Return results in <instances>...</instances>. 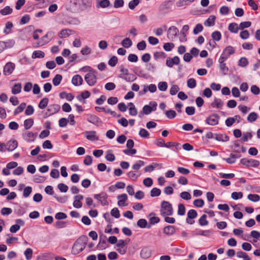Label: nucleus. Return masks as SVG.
Wrapping results in <instances>:
<instances>
[{
	"instance_id": "obj_57",
	"label": "nucleus",
	"mask_w": 260,
	"mask_h": 260,
	"mask_svg": "<svg viewBox=\"0 0 260 260\" xmlns=\"http://www.w3.org/2000/svg\"><path fill=\"white\" fill-rule=\"evenodd\" d=\"M139 135L140 137L144 138H147L149 136V132L144 128H141Z\"/></svg>"
},
{
	"instance_id": "obj_10",
	"label": "nucleus",
	"mask_w": 260,
	"mask_h": 260,
	"mask_svg": "<svg viewBox=\"0 0 260 260\" xmlns=\"http://www.w3.org/2000/svg\"><path fill=\"white\" fill-rule=\"evenodd\" d=\"M173 2L171 0L165 1L159 7V11L160 12L169 11L171 9Z\"/></svg>"
},
{
	"instance_id": "obj_19",
	"label": "nucleus",
	"mask_w": 260,
	"mask_h": 260,
	"mask_svg": "<svg viewBox=\"0 0 260 260\" xmlns=\"http://www.w3.org/2000/svg\"><path fill=\"white\" fill-rule=\"evenodd\" d=\"M176 232V228L173 225H167L163 229V233L167 236H172Z\"/></svg>"
},
{
	"instance_id": "obj_44",
	"label": "nucleus",
	"mask_w": 260,
	"mask_h": 260,
	"mask_svg": "<svg viewBox=\"0 0 260 260\" xmlns=\"http://www.w3.org/2000/svg\"><path fill=\"white\" fill-rule=\"evenodd\" d=\"M144 165L145 162L143 160H139L133 165L132 168L135 170H139L140 168L144 166Z\"/></svg>"
},
{
	"instance_id": "obj_60",
	"label": "nucleus",
	"mask_w": 260,
	"mask_h": 260,
	"mask_svg": "<svg viewBox=\"0 0 260 260\" xmlns=\"http://www.w3.org/2000/svg\"><path fill=\"white\" fill-rule=\"evenodd\" d=\"M57 187L61 192H66L69 189V187L62 183L58 184Z\"/></svg>"
},
{
	"instance_id": "obj_22",
	"label": "nucleus",
	"mask_w": 260,
	"mask_h": 260,
	"mask_svg": "<svg viewBox=\"0 0 260 260\" xmlns=\"http://www.w3.org/2000/svg\"><path fill=\"white\" fill-rule=\"evenodd\" d=\"M60 107L58 104H52L49 105L47 109V111L49 113V115L54 114L58 112L60 110Z\"/></svg>"
},
{
	"instance_id": "obj_32",
	"label": "nucleus",
	"mask_w": 260,
	"mask_h": 260,
	"mask_svg": "<svg viewBox=\"0 0 260 260\" xmlns=\"http://www.w3.org/2000/svg\"><path fill=\"white\" fill-rule=\"evenodd\" d=\"M223 105V102L220 99L215 98L214 101L211 103L212 107L219 108Z\"/></svg>"
},
{
	"instance_id": "obj_5",
	"label": "nucleus",
	"mask_w": 260,
	"mask_h": 260,
	"mask_svg": "<svg viewBox=\"0 0 260 260\" xmlns=\"http://www.w3.org/2000/svg\"><path fill=\"white\" fill-rule=\"evenodd\" d=\"M240 162L243 165L247 168L253 167L257 168L259 165V161L257 160L254 159H247L246 158H242L240 160Z\"/></svg>"
},
{
	"instance_id": "obj_58",
	"label": "nucleus",
	"mask_w": 260,
	"mask_h": 260,
	"mask_svg": "<svg viewBox=\"0 0 260 260\" xmlns=\"http://www.w3.org/2000/svg\"><path fill=\"white\" fill-rule=\"evenodd\" d=\"M203 29V26L201 23L197 24L193 29V32L194 35H197L201 32Z\"/></svg>"
},
{
	"instance_id": "obj_27",
	"label": "nucleus",
	"mask_w": 260,
	"mask_h": 260,
	"mask_svg": "<svg viewBox=\"0 0 260 260\" xmlns=\"http://www.w3.org/2000/svg\"><path fill=\"white\" fill-rule=\"evenodd\" d=\"M137 225L140 228H147L148 229H150L151 228V225H147V221L145 219H140L137 222Z\"/></svg>"
},
{
	"instance_id": "obj_52",
	"label": "nucleus",
	"mask_w": 260,
	"mask_h": 260,
	"mask_svg": "<svg viewBox=\"0 0 260 260\" xmlns=\"http://www.w3.org/2000/svg\"><path fill=\"white\" fill-rule=\"evenodd\" d=\"M118 62V58L116 56H113L108 61V64L112 67H115Z\"/></svg>"
},
{
	"instance_id": "obj_30",
	"label": "nucleus",
	"mask_w": 260,
	"mask_h": 260,
	"mask_svg": "<svg viewBox=\"0 0 260 260\" xmlns=\"http://www.w3.org/2000/svg\"><path fill=\"white\" fill-rule=\"evenodd\" d=\"M71 30L69 29H63L61 30L58 34V36L60 38H66L69 37L71 35Z\"/></svg>"
},
{
	"instance_id": "obj_15",
	"label": "nucleus",
	"mask_w": 260,
	"mask_h": 260,
	"mask_svg": "<svg viewBox=\"0 0 260 260\" xmlns=\"http://www.w3.org/2000/svg\"><path fill=\"white\" fill-rule=\"evenodd\" d=\"M235 52V50L234 48L231 46H228L224 49L221 56L228 59L231 55L234 54Z\"/></svg>"
},
{
	"instance_id": "obj_62",
	"label": "nucleus",
	"mask_w": 260,
	"mask_h": 260,
	"mask_svg": "<svg viewBox=\"0 0 260 260\" xmlns=\"http://www.w3.org/2000/svg\"><path fill=\"white\" fill-rule=\"evenodd\" d=\"M180 197L183 200H189L191 198V194L187 191H183L180 193Z\"/></svg>"
},
{
	"instance_id": "obj_50",
	"label": "nucleus",
	"mask_w": 260,
	"mask_h": 260,
	"mask_svg": "<svg viewBox=\"0 0 260 260\" xmlns=\"http://www.w3.org/2000/svg\"><path fill=\"white\" fill-rule=\"evenodd\" d=\"M160 189L156 187L153 188L150 191V196L152 197H158L160 194Z\"/></svg>"
},
{
	"instance_id": "obj_31",
	"label": "nucleus",
	"mask_w": 260,
	"mask_h": 260,
	"mask_svg": "<svg viewBox=\"0 0 260 260\" xmlns=\"http://www.w3.org/2000/svg\"><path fill=\"white\" fill-rule=\"evenodd\" d=\"M34 123V120L32 118L27 119L24 121V127L26 130L30 129L33 125Z\"/></svg>"
},
{
	"instance_id": "obj_37",
	"label": "nucleus",
	"mask_w": 260,
	"mask_h": 260,
	"mask_svg": "<svg viewBox=\"0 0 260 260\" xmlns=\"http://www.w3.org/2000/svg\"><path fill=\"white\" fill-rule=\"evenodd\" d=\"M21 83L15 84L12 89V93L14 94L19 93L21 91Z\"/></svg>"
},
{
	"instance_id": "obj_34",
	"label": "nucleus",
	"mask_w": 260,
	"mask_h": 260,
	"mask_svg": "<svg viewBox=\"0 0 260 260\" xmlns=\"http://www.w3.org/2000/svg\"><path fill=\"white\" fill-rule=\"evenodd\" d=\"M133 42L129 38H126L123 39L121 42V45L123 47L126 48H128L132 46Z\"/></svg>"
},
{
	"instance_id": "obj_63",
	"label": "nucleus",
	"mask_w": 260,
	"mask_h": 260,
	"mask_svg": "<svg viewBox=\"0 0 260 260\" xmlns=\"http://www.w3.org/2000/svg\"><path fill=\"white\" fill-rule=\"evenodd\" d=\"M31 191H32L31 187H30V186L26 187L23 190V196L24 198H27L28 197H29V196L31 193Z\"/></svg>"
},
{
	"instance_id": "obj_49",
	"label": "nucleus",
	"mask_w": 260,
	"mask_h": 260,
	"mask_svg": "<svg viewBox=\"0 0 260 260\" xmlns=\"http://www.w3.org/2000/svg\"><path fill=\"white\" fill-rule=\"evenodd\" d=\"M247 198L252 202H256L260 200V196L256 194H249L248 195Z\"/></svg>"
},
{
	"instance_id": "obj_11",
	"label": "nucleus",
	"mask_w": 260,
	"mask_h": 260,
	"mask_svg": "<svg viewBox=\"0 0 260 260\" xmlns=\"http://www.w3.org/2000/svg\"><path fill=\"white\" fill-rule=\"evenodd\" d=\"M226 59L225 57L221 55L218 59L219 68L220 70L223 72V75H225L229 71V68L226 66V63H225V61Z\"/></svg>"
},
{
	"instance_id": "obj_38",
	"label": "nucleus",
	"mask_w": 260,
	"mask_h": 260,
	"mask_svg": "<svg viewBox=\"0 0 260 260\" xmlns=\"http://www.w3.org/2000/svg\"><path fill=\"white\" fill-rule=\"evenodd\" d=\"M49 102V99L47 98H44L41 100L39 104V107L41 109H45L47 106Z\"/></svg>"
},
{
	"instance_id": "obj_3",
	"label": "nucleus",
	"mask_w": 260,
	"mask_h": 260,
	"mask_svg": "<svg viewBox=\"0 0 260 260\" xmlns=\"http://www.w3.org/2000/svg\"><path fill=\"white\" fill-rule=\"evenodd\" d=\"M160 214L162 216H171L173 214L172 205L168 201H163L161 203Z\"/></svg>"
},
{
	"instance_id": "obj_20",
	"label": "nucleus",
	"mask_w": 260,
	"mask_h": 260,
	"mask_svg": "<svg viewBox=\"0 0 260 260\" xmlns=\"http://www.w3.org/2000/svg\"><path fill=\"white\" fill-rule=\"evenodd\" d=\"M151 251L150 249L147 247H144L140 252V256L142 258H148L150 257Z\"/></svg>"
},
{
	"instance_id": "obj_25",
	"label": "nucleus",
	"mask_w": 260,
	"mask_h": 260,
	"mask_svg": "<svg viewBox=\"0 0 260 260\" xmlns=\"http://www.w3.org/2000/svg\"><path fill=\"white\" fill-rule=\"evenodd\" d=\"M53 254L51 252H45L38 257V259L41 258L43 260H52L53 258Z\"/></svg>"
},
{
	"instance_id": "obj_13",
	"label": "nucleus",
	"mask_w": 260,
	"mask_h": 260,
	"mask_svg": "<svg viewBox=\"0 0 260 260\" xmlns=\"http://www.w3.org/2000/svg\"><path fill=\"white\" fill-rule=\"evenodd\" d=\"M93 197L94 199L100 201L103 206L106 205L108 203L107 201V196L104 192L99 194H95Z\"/></svg>"
},
{
	"instance_id": "obj_45",
	"label": "nucleus",
	"mask_w": 260,
	"mask_h": 260,
	"mask_svg": "<svg viewBox=\"0 0 260 260\" xmlns=\"http://www.w3.org/2000/svg\"><path fill=\"white\" fill-rule=\"evenodd\" d=\"M207 215L203 214L199 219V223L201 226H205L208 224V221L206 219Z\"/></svg>"
},
{
	"instance_id": "obj_33",
	"label": "nucleus",
	"mask_w": 260,
	"mask_h": 260,
	"mask_svg": "<svg viewBox=\"0 0 260 260\" xmlns=\"http://www.w3.org/2000/svg\"><path fill=\"white\" fill-rule=\"evenodd\" d=\"M26 104L25 103H21L20 105L18 107H17L14 110V115H17V114L22 112L26 107Z\"/></svg>"
},
{
	"instance_id": "obj_18",
	"label": "nucleus",
	"mask_w": 260,
	"mask_h": 260,
	"mask_svg": "<svg viewBox=\"0 0 260 260\" xmlns=\"http://www.w3.org/2000/svg\"><path fill=\"white\" fill-rule=\"evenodd\" d=\"M96 132L94 131H86L85 132L86 138L92 141L99 140V137L96 135Z\"/></svg>"
},
{
	"instance_id": "obj_4",
	"label": "nucleus",
	"mask_w": 260,
	"mask_h": 260,
	"mask_svg": "<svg viewBox=\"0 0 260 260\" xmlns=\"http://www.w3.org/2000/svg\"><path fill=\"white\" fill-rule=\"evenodd\" d=\"M96 71L93 70L89 71V72L85 75V80L89 86H92L96 83Z\"/></svg>"
},
{
	"instance_id": "obj_2",
	"label": "nucleus",
	"mask_w": 260,
	"mask_h": 260,
	"mask_svg": "<svg viewBox=\"0 0 260 260\" xmlns=\"http://www.w3.org/2000/svg\"><path fill=\"white\" fill-rule=\"evenodd\" d=\"M88 239V237L85 235H82L79 237L73 245L72 254L77 255L82 251L87 244Z\"/></svg>"
},
{
	"instance_id": "obj_46",
	"label": "nucleus",
	"mask_w": 260,
	"mask_h": 260,
	"mask_svg": "<svg viewBox=\"0 0 260 260\" xmlns=\"http://www.w3.org/2000/svg\"><path fill=\"white\" fill-rule=\"evenodd\" d=\"M187 85L190 88H193L197 86V82L194 78H190L187 81Z\"/></svg>"
},
{
	"instance_id": "obj_9",
	"label": "nucleus",
	"mask_w": 260,
	"mask_h": 260,
	"mask_svg": "<svg viewBox=\"0 0 260 260\" xmlns=\"http://www.w3.org/2000/svg\"><path fill=\"white\" fill-rule=\"evenodd\" d=\"M87 120L89 122L96 126L103 123L102 121L97 116L93 114L87 115Z\"/></svg>"
},
{
	"instance_id": "obj_47",
	"label": "nucleus",
	"mask_w": 260,
	"mask_h": 260,
	"mask_svg": "<svg viewBox=\"0 0 260 260\" xmlns=\"http://www.w3.org/2000/svg\"><path fill=\"white\" fill-rule=\"evenodd\" d=\"M178 214L180 216H183L185 213V208L183 204H179L178 206Z\"/></svg>"
},
{
	"instance_id": "obj_7",
	"label": "nucleus",
	"mask_w": 260,
	"mask_h": 260,
	"mask_svg": "<svg viewBox=\"0 0 260 260\" xmlns=\"http://www.w3.org/2000/svg\"><path fill=\"white\" fill-rule=\"evenodd\" d=\"M219 119V115L214 114L206 118V122L210 125H216L218 124Z\"/></svg>"
},
{
	"instance_id": "obj_64",
	"label": "nucleus",
	"mask_w": 260,
	"mask_h": 260,
	"mask_svg": "<svg viewBox=\"0 0 260 260\" xmlns=\"http://www.w3.org/2000/svg\"><path fill=\"white\" fill-rule=\"evenodd\" d=\"M193 205L197 207L201 208L204 205V201L201 199H196L193 201Z\"/></svg>"
},
{
	"instance_id": "obj_53",
	"label": "nucleus",
	"mask_w": 260,
	"mask_h": 260,
	"mask_svg": "<svg viewBox=\"0 0 260 260\" xmlns=\"http://www.w3.org/2000/svg\"><path fill=\"white\" fill-rule=\"evenodd\" d=\"M166 115L169 119H173L176 116V113L174 110H169L166 112Z\"/></svg>"
},
{
	"instance_id": "obj_26",
	"label": "nucleus",
	"mask_w": 260,
	"mask_h": 260,
	"mask_svg": "<svg viewBox=\"0 0 260 260\" xmlns=\"http://www.w3.org/2000/svg\"><path fill=\"white\" fill-rule=\"evenodd\" d=\"M119 78H122L127 82H133L137 78L134 74H128L127 76H124L121 75H119L118 76Z\"/></svg>"
},
{
	"instance_id": "obj_6",
	"label": "nucleus",
	"mask_w": 260,
	"mask_h": 260,
	"mask_svg": "<svg viewBox=\"0 0 260 260\" xmlns=\"http://www.w3.org/2000/svg\"><path fill=\"white\" fill-rule=\"evenodd\" d=\"M37 136V133H33L29 131H26L22 133L23 139L27 142H34Z\"/></svg>"
},
{
	"instance_id": "obj_36",
	"label": "nucleus",
	"mask_w": 260,
	"mask_h": 260,
	"mask_svg": "<svg viewBox=\"0 0 260 260\" xmlns=\"http://www.w3.org/2000/svg\"><path fill=\"white\" fill-rule=\"evenodd\" d=\"M62 77L61 75H56L52 80L53 85L55 86L59 85L62 80Z\"/></svg>"
},
{
	"instance_id": "obj_24",
	"label": "nucleus",
	"mask_w": 260,
	"mask_h": 260,
	"mask_svg": "<svg viewBox=\"0 0 260 260\" xmlns=\"http://www.w3.org/2000/svg\"><path fill=\"white\" fill-rule=\"evenodd\" d=\"M216 17L214 15H211L205 21L204 25L206 26H212L215 25Z\"/></svg>"
},
{
	"instance_id": "obj_61",
	"label": "nucleus",
	"mask_w": 260,
	"mask_h": 260,
	"mask_svg": "<svg viewBox=\"0 0 260 260\" xmlns=\"http://www.w3.org/2000/svg\"><path fill=\"white\" fill-rule=\"evenodd\" d=\"M111 215L116 218H118L120 216L119 211L117 208H114L111 210Z\"/></svg>"
},
{
	"instance_id": "obj_59",
	"label": "nucleus",
	"mask_w": 260,
	"mask_h": 260,
	"mask_svg": "<svg viewBox=\"0 0 260 260\" xmlns=\"http://www.w3.org/2000/svg\"><path fill=\"white\" fill-rule=\"evenodd\" d=\"M158 88L160 91H166L168 88V84L166 82H160L158 84Z\"/></svg>"
},
{
	"instance_id": "obj_17",
	"label": "nucleus",
	"mask_w": 260,
	"mask_h": 260,
	"mask_svg": "<svg viewBox=\"0 0 260 260\" xmlns=\"http://www.w3.org/2000/svg\"><path fill=\"white\" fill-rule=\"evenodd\" d=\"M187 218L186 221L187 223L192 224L194 222V221H189L188 219H194L198 216L197 212L194 209L189 210L187 212Z\"/></svg>"
},
{
	"instance_id": "obj_29",
	"label": "nucleus",
	"mask_w": 260,
	"mask_h": 260,
	"mask_svg": "<svg viewBox=\"0 0 260 260\" xmlns=\"http://www.w3.org/2000/svg\"><path fill=\"white\" fill-rule=\"evenodd\" d=\"M229 30L233 33L236 34L238 32L239 29L238 24L236 23H231L229 24L228 27Z\"/></svg>"
},
{
	"instance_id": "obj_51",
	"label": "nucleus",
	"mask_w": 260,
	"mask_h": 260,
	"mask_svg": "<svg viewBox=\"0 0 260 260\" xmlns=\"http://www.w3.org/2000/svg\"><path fill=\"white\" fill-rule=\"evenodd\" d=\"M12 12V9L9 6H6L0 11V13L3 15H7Z\"/></svg>"
},
{
	"instance_id": "obj_23",
	"label": "nucleus",
	"mask_w": 260,
	"mask_h": 260,
	"mask_svg": "<svg viewBox=\"0 0 260 260\" xmlns=\"http://www.w3.org/2000/svg\"><path fill=\"white\" fill-rule=\"evenodd\" d=\"M215 137L214 139L218 141H221L223 142H227L229 140V137L225 134H214Z\"/></svg>"
},
{
	"instance_id": "obj_16",
	"label": "nucleus",
	"mask_w": 260,
	"mask_h": 260,
	"mask_svg": "<svg viewBox=\"0 0 260 260\" xmlns=\"http://www.w3.org/2000/svg\"><path fill=\"white\" fill-rule=\"evenodd\" d=\"M84 198L82 194H78L74 197V201L73 202V206L76 208H80L82 206V203L81 202Z\"/></svg>"
},
{
	"instance_id": "obj_43",
	"label": "nucleus",
	"mask_w": 260,
	"mask_h": 260,
	"mask_svg": "<svg viewBox=\"0 0 260 260\" xmlns=\"http://www.w3.org/2000/svg\"><path fill=\"white\" fill-rule=\"evenodd\" d=\"M32 250L30 248H27L24 252L25 258L27 260H30L32 256Z\"/></svg>"
},
{
	"instance_id": "obj_28",
	"label": "nucleus",
	"mask_w": 260,
	"mask_h": 260,
	"mask_svg": "<svg viewBox=\"0 0 260 260\" xmlns=\"http://www.w3.org/2000/svg\"><path fill=\"white\" fill-rule=\"evenodd\" d=\"M110 5V2L109 0H102L100 2H97L96 7L106 8L108 7Z\"/></svg>"
},
{
	"instance_id": "obj_41",
	"label": "nucleus",
	"mask_w": 260,
	"mask_h": 260,
	"mask_svg": "<svg viewBox=\"0 0 260 260\" xmlns=\"http://www.w3.org/2000/svg\"><path fill=\"white\" fill-rule=\"evenodd\" d=\"M117 199L119 200L118 202V205L120 206L123 204L127 199V196L125 193L118 196Z\"/></svg>"
},
{
	"instance_id": "obj_42",
	"label": "nucleus",
	"mask_w": 260,
	"mask_h": 260,
	"mask_svg": "<svg viewBox=\"0 0 260 260\" xmlns=\"http://www.w3.org/2000/svg\"><path fill=\"white\" fill-rule=\"evenodd\" d=\"M248 59L245 57H242L239 60L238 66L241 67H245L248 64Z\"/></svg>"
},
{
	"instance_id": "obj_40",
	"label": "nucleus",
	"mask_w": 260,
	"mask_h": 260,
	"mask_svg": "<svg viewBox=\"0 0 260 260\" xmlns=\"http://www.w3.org/2000/svg\"><path fill=\"white\" fill-rule=\"evenodd\" d=\"M258 118L257 114L254 112H251L249 114L247 117V120L249 122H253L256 120Z\"/></svg>"
},
{
	"instance_id": "obj_56",
	"label": "nucleus",
	"mask_w": 260,
	"mask_h": 260,
	"mask_svg": "<svg viewBox=\"0 0 260 260\" xmlns=\"http://www.w3.org/2000/svg\"><path fill=\"white\" fill-rule=\"evenodd\" d=\"M167 57L166 54L162 52H156L154 53V58L155 59H158V58H165Z\"/></svg>"
},
{
	"instance_id": "obj_54",
	"label": "nucleus",
	"mask_w": 260,
	"mask_h": 260,
	"mask_svg": "<svg viewBox=\"0 0 260 260\" xmlns=\"http://www.w3.org/2000/svg\"><path fill=\"white\" fill-rule=\"evenodd\" d=\"M141 0H133L129 2L128 8L131 10H134L136 7L139 5Z\"/></svg>"
},
{
	"instance_id": "obj_55",
	"label": "nucleus",
	"mask_w": 260,
	"mask_h": 260,
	"mask_svg": "<svg viewBox=\"0 0 260 260\" xmlns=\"http://www.w3.org/2000/svg\"><path fill=\"white\" fill-rule=\"evenodd\" d=\"M174 46L175 45L173 43H166L164 44L163 48L166 51H171Z\"/></svg>"
},
{
	"instance_id": "obj_21",
	"label": "nucleus",
	"mask_w": 260,
	"mask_h": 260,
	"mask_svg": "<svg viewBox=\"0 0 260 260\" xmlns=\"http://www.w3.org/2000/svg\"><path fill=\"white\" fill-rule=\"evenodd\" d=\"M72 83L74 86H80L82 84L83 79L79 75H74L72 78Z\"/></svg>"
},
{
	"instance_id": "obj_8",
	"label": "nucleus",
	"mask_w": 260,
	"mask_h": 260,
	"mask_svg": "<svg viewBox=\"0 0 260 260\" xmlns=\"http://www.w3.org/2000/svg\"><path fill=\"white\" fill-rule=\"evenodd\" d=\"M15 68V64L12 62H7L4 67L3 73L6 76L11 75Z\"/></svg>"
},
{
	"instance_id": "obj_14",
	"label": "nucleus",
	"mask_w": 260,
	"mask_h": 260,
	"mask_svg": "<svg viewBox=\"0 0 260 260\" xmlns=\"http://www.w3.org/2000/svg\"><path fill=\"white\" fill-rule=\"evenodd\" d=\"M6 149L9 151L14 150L18 146V142L15 140H10L5 144Z\"/></svg>"
},
{
	"instance_id": "obj_48",
	"label": "nucleus",
	"mask_w": 260,
	"mask_h": 260,
	"mask_svg": "<svg viewBox=\"0 0 260 260\" xmlns=\"http://www.w3.org/2000/svg\"><path fill=\"white\" fill-rule=\"evenodd\" d=\"M212 39L216 41H219L221 38V34L219 31H215L211 35Z\"/></svg>"
},
{
	"instance_id": "obj_35",
	"label": "nucleus",
	"mask_w": 260,
	"mask_h": 260,
	"mask_svg": "<svg viewBox=\"0 0 260 260\" xmlns=\"http://www.w3.org/2000/svg\"><path fill=\"white\" fill-rule=\"evenodd\" d=\"M44 56H45L44 52H43V51H40V50H36V51H34V52L32 53L31 57L32 58H42L44 57Z\"/></svg>"
},
{
	"instance_id": "obj_12",
	"label": "nucleus",
	"mask_w": 260,
	"mask_h": 260,
	"mask_svg": "<svg viewBox=\"0 0 260 260\" xmlns=\"http://www.w3.org/2000/svg\"><path fill=\"white\" fill-rule=\"evenodd\" d=\"M178 29L174 26H171L168 31V37L170 40H173L178 35Z\"/></svg>"
},
{
	"instance_id": "obj_39",
	"label": "nucleus",
	"mask_w": 260,
	"mask_h": 260,
	"mask_svg": "<svg viewBox=\"0 0 260 260\" xmlns=\"http://www.w3.org/2000/svg\"><path fill=\"white\" fill-rule=\"evenodd\" d=\"M13 26V24L11 22H7L6 24L4 30V32L6 35L9 34L11 32V29Z\"/></svg>"
},
{
	"instance_id": "obj_1",
	"label": "nucleus",
	"mask_w": 260,
	"mask_h": 260,
	"mask_svg": "<svg viewBox=\"0 0 260 260\" xmlns=\"http://www.w3.org/2000/svg\"><path fill=\"white\" fill-rule=\"evenodd\" d=\"M92 3V0H71L69 9L74 13L88 11L91 8Z\"/></svg>"
}]
</instances>
